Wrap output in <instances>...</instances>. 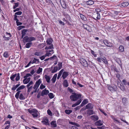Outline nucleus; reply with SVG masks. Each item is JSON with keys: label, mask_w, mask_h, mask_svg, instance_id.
Listing matches in <instances>:
<instances>
[{"label": "nucleus", "mask_w": 129, "mask_h": 129, "mask_svg": "<svg viewBox=\"0 0 129 129\" xmlns=\"http://www.w3.org/2000/svg\"><path fill=\"white\" fill-rule=\"evenodd\" d=\"M81 96V95L80 94H77L75 93H73V94L70 96V98L71 100L75 101L80 99Z\"/></svg>", "instance_id": "obj_1"}, {"label": "nucleus", "mask_w": 129, "mask_h": 129, "mask_svg": "<svg viewBox=\"0 0 129 129\" xmlns=\"http://www.w3.org/2000/svg\"><path fill=\"white\" fill-rule=\"evenodd\" d=\"M41 83V81L40 79H39L38 81H36L33 87V88L34 90L31 93V94H32L34 93H35L37 92V89Z\"/></svg>", "instance_id": "obj_2"}, {"label": "nucleus", "mask_w": 129, "mask_h": 129, "mask_svg": "<svg viewBox=\"0 0 129 129\" xmlns=\"http://www.w3.org/2000/svg\"><path fill=\"white\" fill-rule=\"evenodd\" d=\"M28 111L31 114L34 118L37 117L39 113L36 109H34L30 110L28 109Z\"/></svg>", "instance_id": "obj_3"}, {"label": "nucleus", "mask_w": 129, "mask_h": 129, "mask_svg": "<svg viewBox=\"0 0 129 129\" xmlns=\"http://www.w3.org/2000/svg\"><path fill=\"white\" fill-rule=\"evenodd\" d=\"M23 39L26 42H30L36 40V39L33 37H28V36H26L23 38Z\"/></svg>", "instance_id": "obj_4"}, {"label": "nucleus", "mask_w": 129, "mask_h": 129, "mask_svg": "<svg viewBox=\"0 0 129 129\" xmlns=\"http://www.w3.org/2000/svg\"><path fill=\"white\" fill-rule=\"evenodd\" d=\"M80 62L83 66L85 67H88V63L85 59L83 58H80Z\"/></svg>", "instance_id": "obj_5"}, {"label": "nucleus", "mask_w": 129, "mask_h": 129, "mask_svg": "<svg viewBox=\"0 0 129 129\" xmlns=\"http://www.w3.org/2000/svg\"><path fill=\"white\" fill-rule=\"evenodd\" d=\"M107 87L108 89L111 92L116 91L117 89V86H115L112 87L108 85H107Z\"/></svg>", "instance_id": "obj_6"}, {"label": "nucleus", "mask_w": 129, "mask_h": 129, "mask_svg": "<svg viewBox=\"0 0 129 129\" xmlns=\"http://www.w3.org/2000/svg\"><path fill=\"white\" fill-rule=\"evenodd\" d=\"M129 4V3L127 2H124L121 3L117 5L118 6L120 7H125L128 6Z\"/></svg>", "instance_id": "obj_7"}, {"label": "nucleus", "mask_w": 129, "mask_h": 129, "mask_svg": "<svg viewBox=\"0 0 129 129\" xmlns=\"http://www.w3.org/2000/svg\"><path fill=\"white\" fill-rule=\"evenodd\" d=\"M103 42L105 45L108 47H111L112 45L111 43L108 42V41L106 40H104Z\"/></svg>", "instance_id": "obj_8"}, {"label": "nucleus", "mask_w": 129, "mask_h": 129, "mask_svg": "<svg viewBox=\"0 0 129 129\" xmlns=\"http://www.w3.org/2000/svg\"><path fill=\"white\" fill-rule=\"evenodd\" d=\"M103 123V122L101 120H99L95 123V124L96 126H101L102 125Z\"/></svg>", "instance_id": "obj_9"}, {"label": "nucleus", "mask_w": 129, "mask_h": 129, "mask_svg": "<svg viewBox=\"0 0 129 129\" xmlns=\"http://www.w3.org/2000/svg\"><path fill=\"white\" fill-rule=\"evenodd\" d=\"M49 92L48 90H46V89L45 88L44 90H42L41 93V95L43 96L44 95H47Z\"/></svg>", "instance_id": "obj_10"}, {"label": "nucleus", "mask_w": 129, "mask_h": 129, "mask_svg": "<svg viewBox=\"0 0 129 129\" xmlns=\"http://www.w3.org/2000/svg\"><path fill=\"white\" fill-rule=\"evenodd\" d=\"M27 78H24L25 79L23 81V82L24 84H27L30 81V78L29 77L27 79Z\"/></svg>", "instance_id": "obj_11"}, {"label": "nucleus", "mask_w": 129, "mask_h": 129, "mask_svg": "<svg viewBox=\"0 0 129 129\" xmlns=\"http://www.w3.org/2000/svg\"><path fill=\"white\" fill-rule=\"evenodd\" d=\"M82 101V100L81 99L79 100L75 104H73L72 106V107H75L76 106L79 105Z\"/></svg>", "instance_id": "obj_12"}, {"label": "nucleus", "mask_w": 129, "mask_h": 129, "mask_svg": "<svg viewBox=\"0 0 129 129\" xmlns=\"http://www.w3.org/2000/svg\"><path fill=\"white\" fill-rule=\"evenodd\" d=\"M69 74L68 72H64L63 73L62 77L63 79H65L68 76Z\"/></svg>", "instance_id": "obj_13"}, {"label": "nucleus", "mask_w": 129, "mask_h": 129, "mask_svg": "<svg viewBox=\"0 0 129 129\" xmlns=\"http://www.w3.org/2000/svg\"><path fill=\"white\" fill-rule=\"evenodd\" d=\"M93 108V105L91 103H89L86 106V109H92Z\"/></svg>", "instance_id": "obj_14"}, {"label": "nucleus", "mask_w": 129, "mask_h": 129, "mask_svg": "<svg viewBox=\"0 0 129 129\" xmlns=\"http://www.w3.org/2000/svg\"><path fill=\"white\" fill-rule=\"evenodd\" d=\"M63 84L64 87H67L69 86L68 81L67 80H65L63 82Z\"/></svg>", "instance_id": "obj_15"}, {"label": "nucleus", "mask_w": 129, "mask_h": 129, "mask_svg": "<svg viewBox=\"0 0 129 129\" xmlns=\"http://www.w3.org/2000/svg\"><path fill=\"white\" fill-rule=\"evenodd\" d=\"M88 101L87 99L84 100L82 102L81 106V107L85 105L86 104L88 103Z\"/></svg>", "instance_id": "obj_16"}, {"label": "nucleus", "mask_w": 129, "mask_h": 129, "mask_svg": "<svg viewBox=\"0 0 129 129\" xmlns=\"http://www.w3.org/2000/svg\"><path fill=\"white\" fill-rule=\"evenodd\" d=\"M57 77V74H56L54 75L52 78L51 80L53 83H54L55 82Z\"/></svg>", "instance_id": "obj_17"}, {"label": "nucleus", "mask_w": 129, "mask_h": 129, "mask_svg": "<svg viewBox=\"0 0 129 129\" xmlns=\"http://www.w3.org/2000/svg\"><path fill=\"white\" fill-rule=\"evenodd\" d=\"M118 50L120 52H123L124 50V47L122 45H120L118 48Z\"/></svg>", "instance_id": "obj_18"}, {"label": "nucleus", "mask_w": 129, "mask_h": 129, "mask_svg": "<svg viewBox=\"0 0 129 129\" xmlns=\"http://www.w3.org/2000/svg\"><path fill=\"white\" fill-rule=\"evenodd\" d=\"M94 2L92 0H89L86 2V4L87 5H90L94 4Z\"/></svg>", "instance_id": "obj_19"}, {"label": "nucleus", "mask_w": 129, "mask_h": 129, "mask_svg": "<svg viewBox=\"0 0 129 129\" xmlns=\"http://www.w3.org/2000/svg\"><path fill=\"white\" fill-rule=\"evenodd\" d=\"M51 126L52 127H56V124L55 121H52L50 123Z\"/></svg>", "instance_id": "obj_20"}, {"label": "nucleus", "mask_w": 129, "mask_h": 129, "mask_svg": "<svg viewBox=\"0 0 129 129\" xmlns=\"http://www.w3.org/2000/svg\"><path fill=\"white\" fill-rule=\"evenodd\" d=\"M44 77L46 79L47 82L48 83H49L50 82V78L49 76L47 75H46L44 76Z\"/></svg>", "instance_id": "obj_21"}, {"label": "nucleus", "mask_w": 129, "mask_h": 129, "mask_svg": "<svg viewBox=\"0 0 129 129\" xmlns=\"http://www.w3.org/2000/svg\"><path fill=\"white\" fill-rule=\"evenodd\" d=\"M52 40L50 38L48 39L46 41V42L48 44L51 45H52Z\"/></svg>", "instance_id": "obj_22"}, {"label": "nucleus", "mask_w": 129, "mask_h": 129, "mask_svg": "<svg viewBox=\"0 0 129 129\" xmlns=\"http://www.w3.org/2000/svg\"><path fill=\"white\" fill-rule=\"evenodd\" d=\"M95 17L97 19H99L100 18V16L99 13L98 12H96L94 14Z\"/></svg>", "instance_id": "obj_23"}, {"label": "nucleus", "mask_w": 129, "mask_h": 129, "mask_svg": "<svg viewBox=\"0 0 129 129\" xmlns=\"http://www.w3.org/2000/svg\"><path fill=\"white\" fill-rule=\"evenodd\" d=\"M91 117L92 119L94 120H97L99 119L98 116L96 115H92Z\"/></svg>", "instance_id": "obj_24"}, {"label": "nucleus", "mask_w": 129, "mask_h": 129, "mask_svg": "<svg viewBox=\"0 0 129 129\" xmlns=\"http://www.w3.org/2000/svg\"><path fill=\"white\" fill-rule=\"evenodd\" d=\"M25 88V86L24 85H22L18 87L16 90L17 91H19L20 90L22 89Z\"/></svg>", "instance_id": "obj_25"}, {"label": "nucleus", "mask_w": 129, "mask_h": 129, "mask_svg": "<svg viewBox=\"0 0 129 129\" xmlns=\"http://www.w3.org/2000/svg\"><path fill=\"white\" fill-rule=\"evenodd\" d=\"M17 76V74H16L14 75H11L10 78L11 80L12 81H15L14 80V78L16 77Z\"/></svg>", "instance_id": "obj_26"}, {"label": "nucleus", "mask_w": 129, "mask_h": 129, "mask_svg": "<svg viewBox=\"0 0 129 129\" xmlns=\"http://www.w3.org/2000/svg\"><path fill=\"white\" fill-rule=\"evenodd\" d=\"M49 120L48 119H46L44 120L43 121V123L46 125H49L50 124L48 122Z\"/></svg>", "instance_id": "obj_27"}, {"label": "nucleus", "mask_w": 129, "mask_h": 129, "mask_svg": "<svg viewBox=\"0 0 129 129\" xmlns=\"http://www.w3.org/2000/svg\"><path fill=\"white\" fill-rule=\"evenodd\" d=\"M27 31V29H24L22 31V38L25 35L26 32Z\"/></svg>", "instance_id": "obj_28"}, {"label": "nucleus", "mask_w": 129, "mask_h": 129, "mask_svg": "<svg viewBox=\"0 0 129 129\" xmlns=\"http://www.w3.org/2000/svg\"><path fill=\"white\" fill-rule=\"evenodd\" d=\"M32 44V43L30 42L27 43L25 45V47L26 48H29L30 47Z\"/></svg>", "instance_id": "obj_29"}, {"label": "nucleus", "mask_w": 129, "mask_h": 129, "mask_svg": "<svg viewBox=\"0 0 129 129\" xmlns=\"http://www.w3.org/2000/svg\"><path fill=\"white\" fill-rule=\"evenodd\" d=\"M39 62V59L34 58V60L32 61V64L34 63H37Z\"/></svg>", "instance_id": "obj_30"}, {"label": "nucleus", "mask_w": 129, "mask_h": 129, "mask_svg": "<svg viewBox=\"0 0 129 129\" xmlns=\"http://www.w3.org/2000/svg\"><path fill=\"white\" fill-rule=\"evenodd\" d=\"M87 113L89 115H91L93 114V111L92 110H88L87 111Z\"/></svg>", "instance_id": "obj_31"}, {"label": "nucleus", "mask_w": 129, "mask_h": 129, "mask_svg": "<svg viewBox=\"0 0 129 129\" xmlns=\"http://www.w3.org/2000/svg\"><path fill=\"white\" fill-rule=\"evenodd\" d=\"M80 15L81 19L82 20L84 21L86 20V18L84 16L81 14H80Z\"/></svg>", "instance_id": "obj_32"}, {"label": "nucleus", "mask_w": 129, "mask_h": 129, "mask_svg": "<svg viewBox=\"0 0 129 129\" xmlns=\"http://www.w3.org/2000/svg\"><path fill=\"white\" fill-rule=\"evenodd\" d=\"M65 112L67 114H69L72 112V111L71 110H66Z\"/></svg>", "instance_id": "obj_33"}, {"label": "nucleus", "mask_w": 129, "mask_h": 129, "mask_svg": "<svg viewBox=\"0 0 129 129\" xmlns=\"http://www.w3.org/2000/svg\"><path fill=\"white\" fill-rule=\"evenodd\" d=\"M58 69L57 67H55L54 68L53 70L51 72L52 73H55L57 72Z\"/></svg>", "instance_id": "obj_34"}, {"label": "nucleus", "mask_w": 129, "mask_h": 129, "mask_svg": "<svg viewBox=\"0 0 129 129\" xmlns=\"http://www.w3.org/2000/svg\"><path fill=\"white\" fill-rule=\"evenodd\" d=\"M42 70V69L39 67V69L37 70L36 73L38 74H39L41 73Z\"/></svg>", "instance_id": "obj_35"}, {"label": "nucleus", "mask_w": 129, "mask_h": 129, "mask_svg": "<svg viewBox=\"0 0 129 129\" xmlns=\"http://www.w3.org/2000/svg\"><path fill=\"white\" fill-rule=\"evenodd\" d=\"M19 99L20 100H22L25 99V97L22 93H21L19 96Z\"/></svg>", "instance_id": "obj_36"}, {"label": "nucleus", "mask_w": 129, "mask_h": 129, "mask_svg": "<svg viewBox=\"0 0 129 129\" xmlns=\"http://www.w3.org/2000/svg\"><path fill=\"white\" fill-rule=\"evenodd\" d=\"M16 77L15 78V80L16 81H18L20 80V74L19 73H18L17 74V76H16Z\"/></svg>", "instance_id": "obj_37"}, {"label": "nucleus", "mask_w": 129, "mask_h": 129, "mask_svg": "<svg viewBox=\"0 0 129 129\" xmlns=\"http://www.w3.org/2000/svg\"><path fill=\"white\" fill-rule=\"evenodd\" d=\"M21 92V91H18L16 93L15 95V97L17 99H18L19 98V95L20 93Z\"/></svg>", "instance_id": "obj_38"}, {"label": "nucleus", "mask_w": 129, "mask_h": 129, "mask_svg": "<svg viewBox=\"0 0 129 129\" xmlns=\"http://www.w3.org/2000/svg\"><path fill=\"white\" fill-rule=\"evenodd\" d=\"M48 95L49 98L51 99L53 98L54 97L53 94L52 93H49Z\"/></svg>", "instance_id": "obj_39"}, {"label": "nucleus", "mask_w": 129, "mask_h": 129, "mask_svg": "<svg viewBox=\"0 0 129 129\" xmlns=\"http://www.w3.org/2000/svg\"><path fill=\"white\" fill-rule=\"evenodd\" d=\"M6 34L7 36V37H6V39H7V40H8L9 39V38L10 37H11V34L10 33H7Z\"/></svg>", "instance_id": "obj_40"}, {"label": "nucleus", "mask_w": 129, "mask_h": 129, "mask_svg": "<svg viewBox=\"0 0 129 129\" xmlns=\"http://www.w3.org/2000/svg\"><path fill=\"white\" fill-rule=\"evenodd\" d=\"M4 56L5 57H8L9 56L8 53L7 52H5L4 54Z\"/></svg>", "instance_id": "obj_41"}, {"label": "nucleus", "mask_w": 129, "mask_h": 129, "mask_svg": "<svg viewBox=\"0 0 129 129\" xmlns=\"http://www.w3.org/2000/svg\"><path fill=\"white\" fill-rule=\"evenodd\" d=\"M103 58L101 57H98L97 58V60L99 62H101L102 61Z\"/></svg>", "instance_id": "obj_42"}, {"label": "nucleus", "mask_w": 129, "mask_h": 129, "mask_svg": "<svg viewBox=\"0 0 129 129\" xmlns=\"http://www.w3.org/2000/svg\"><path fill=\"white\" fill-rule=\"evenodd\" d=\"M53 45H50L48 47L47 46L46 47H45V49H52L53 48Z\"/></svg>", "instance_id": "obj_43"}, {"label": "nucleus", "mask_w": 129, "mask_h": 129, "mask_svg": "<svg viewBox=\"0 0 129 129\" xmlns=\"http://www.w3.org/2000/svg\"><path fill=\"white\" fill-rule=\"evenodd\" d=\"M27 87V91L29 92H30L31 90L32 89L33 86H31L30 87Z\"/></svg>", "instance_id": "obj_44"}, {"label": "nucleus", "mask_w": 129, "mask_h": 129, "mask_svg": "<svg viewBox=\"0 0 129 129\" xmlns=\"http://www.w3.org/2000/svg\"><path fill=\"white\" fill-rule=\"evenodd\" d=\"M83 27L85 29L87 30H88V26L87 24H84L83 25Z\"/></svg>", "instance_id": "obj_45"}, {"label": "nucleus", "mask_w": 129, "mask_h": 129, "mask_svg": "<svg viewBox=\"0 0 129 129\" xmlns=\"http://www.w3.org/2000/svg\"><path fill=\"white\" fill-rule=\"evenodd\" d=\"M111 117L115 121H116L117 122H119L118 121L115 117L111 115Z\"/></svg>", "instance_id": "obj_46"}, {"label": "nucleus", "mask_w": 129, "mask_h": 129, "mask_svg": "<svg viewBox=\"0 0 129 129\" xmlns=\"http://www.w3.org/2000/svg\"><path fill=\"white\" fill-rule=\"evenodd\" d=\"M63 70H64L63 69H62L59 72L58 76H59L60 77L63 73Z\"/></svg>", "instance_id": "obj_47"}, {"label": "nucleus", "mask_w": 129, "mask_h": 129, "mask_svg": "<svg viewBox=\"0 0 129 129\" xmlns=\"http://www.w3.org/2000/svg\"><path fill=\"white\" fill-rule=\"evenodd\" d=\"M102 61H103L106 64H107L108 63V62L106 58L105 57L103 58Z\"/></svg>", "instance_id": "obj_48"}, {"label": "nucleus", "mask_w": 129, "mask_h": 129, "mask_svg": "<svg viewBox=\"0 0 129 129\" xmlns=\"http://www.w3.org/2000/svg\"><path fill=\"white\" fill-rule=\"evenodd\" d=\"M33 82L32 81H31L28 83L27 85V87H29L30 86L33 85Z\"/></svg>", "instance_id": "obj_49"}, {"label": "nucleus", "mask_w": 129, "mask_h": 129, "mask_svg": "<svg viewBox=\"0 0 129 129\" xmlns=\"http://www.w3.org/2000/svg\"><path fill=\"white\" fill-rule=\"evenodd\" d=\"M35 55L37 56H39L41 55V54L40 52H36L35 53Z\"/></svg>", "instance_id": "obj_50"}, {"label": "nucleus", "mask_w": 129, "mask_h": 129, "mask_svg": "<svg viewBox=\"0 0 129 129\" xmlns=\"http://www.w3.org/2000/svg\"><path fill=\"white\" fill-rule=\"evenodd\" d=\"M62 63L61 62H59L58 63V68L59 69H61L62 67Z\"/></svg>", "instance_id": "obj_51"}, {"label": "nucleus", "mask_w": 129, "mask_h": 129, "mask_svg": "<svg viewBox=\"0 0 129 129\" xmlns=\"http://www.w3.org/2000/svg\"><path fill=\"white\" fill-rule=\"evenodd\" d=\"M122 101L123 103L124 104L126 103L127 99L125 98H123L122 99Z\"/></svg>", "instance_id": "obj_52"}, {"label": "nucleus", "mask_w": 129, "mask_h": 129, "mask_svg": "<svg viewBox=\"0 0 129 129\" xmlns=\"http://www.w3.org/2000/svg\"><path fill=\"white\" fill-rule=\"evenodd\" d=\"M45 86L44 85L42 84L40 86V88L41 89H42L45 88Z\"/></svg>", "instance_id": "obj_53"}, {"label": "nucleus", "mask_w": 129, "mask_h": 129, "mask_svg": "<svg viewBox=\"0 0 129 129\" xmlns=\"http://www.w3.org/2000/svg\"><path fill=\"white\" fill-rule=\"evenodd\" d=\"M46 57V56L45 55H44L40 57V58L41 60H43Z\"/></svg>", "instance_id": "obj_54"}, {"label": "nucleus", "mask_w": 129, "mask_h": 129, "mask_svg": "<svg viewBox=\"0 0 129 129\" xmlns=\"http://www.w3.org/2000/svg\"><path fill=\"white\" fill-rule=\"evenodd\" d=\"M22 12L21 11H18L15 13V15H20L21 14Z\"/></svg>", "instance_id": "obj_55"}, {"label": "nucleus", "mask_w": 129, "mask_h": 129, "mask_svg": "<svg viewBox=\"0 0 129 129\" xmlns=\"http://www.w3.org/2000/svg\"><path fill=\"white\" fill-rule=\"evenodd\" d=\"M31 76V74H26V75L25 76H24V78H26L27 77Z\"/></svg>", "instance_id": "obj_56"}, {"label": "nucleus", "mask_w": 129, "mask_h": 129, "mask_svg": "<svg viewBox=\"0 0 129 129\" xmlns=\"http://www.w3.org/2000/svg\"><path fill=\"white\" fill-rule=\"evenodd\" d=\"M17 87L16 86V85H14L13 87L11 88V90H15L17 88Z\"/></svg>", "instance_id": "obj_57"}, {"label": "nucleus", "mask_w": 129, "mask_h": 129, "mask_svg": "<svg viewBox=\"0 0 129 129\" xmlns=\"http://www.w3.org/2000/svg\"><path fill=\"white\" fill-rule=\"evenodd\" d=\"M45 1L46 2V3L48 4H50L51 3L52 4H53V3H52V1H51V0H46Z\"/></svg>", "instance_id": "obj_58"}, {"label": "nucleus", "mask_w": 129, "mask_h": 129, "mask_svg": "<svg viewBox=\"0 0 129 129\" xmlns=\"http://www.w3.org/2000/svg\"><path fill=\"white\" fill-rule=\"evenodd\" d=\"M18 3H15V5L13 6V9H15L16 7H18Z\"/></svg>", "instance_id": "obj_59"}, {"label": "nucleus", "mask_w": 129, "mask_h": 129, "mask_svg": "<svg viewBox=\"0 0 129 129\" xmlns=\"http://www.w3.org/2000/svg\"><path fill=\"white\" fill-rule=\"evenodd\" d=\"M91 53L93 55L94 57H96V55L94 53V52L93 50L91 51Z\"/></svg>", "instance_id": "obj_60"}, {"label": "nucleus", "mask_w": 129, "mask_h": 129, "mask_svg": "<svg viewBox=\"0 0 129 129\" xmlns=\"http://www.w3.org/2000/svg\"><path fill=\"white\" fill-rule=\"evenodd\" d=\"M120 88L121 90L123 91H124L125 90V87L124 86H121V87H120Z\"/></svg>", "instance_id": "obj_61"}, {"label": "nucleus", "mask_w": 129, "mask_h": 129, "mask_svg": "<svg viewBox=\"0 0 129 129\" xmlns=\"http://www.w3.org/2000/svg\"><path fill=\"white\" fill-rule=\"evenodd\" d=\"M16 23L17 25H21L22 24V23L18 22V21H16Z\"/></svg>", "instance_id": "obj_62"}, {"label": "nucleus", "mask_w": 129, "mask_h": 129, "mask_svg": "<svg viewBox=\"0 0 129 129\" xmlns=\"http://www.w3.org/2000/svg\"><path fill=\"white\" fill-rule=\"evenodd\" d=\"M56 57V56L54 55L52 57L48 58H49V60L50 59V60H53L52 59H54V58Z\"/></svg>", "instance_id": "obj_63"}, {"label": "nucleus", "mask_w": 129, "mask_h": 129, "mask_svg": "<svg viewBox=\"0 0 129 129\" xmlns=\"http://www.w3.org/2000/svg\"><path fill=\"white\" fill-rule=\"evenodd\" d=\"M47 113L49 115H52V113L50 110H48Z\"/></svg>", "instance_id": "obj_64"}]
</instances>
